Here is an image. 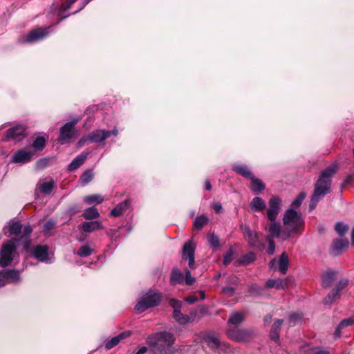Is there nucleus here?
Instances as JSON below:
<instances>
[{
  "label": "nucleus",
  "mask_w": 354,
  "mask_h": 354,
  "mask_svg": "<svg viewBox=\"0 0 354 354\" xmlns=\"http://www.w3.org/2000/svg\"><path fill=\"white\" fill-rule=\"evenodd\" d=\"M335 166H330L324 170L315 184V189L311 196L309 208L313 210L317 203L327 194L331 186V177L336 173Z\"/></svg>",
  "instance_id": "1"
},
{
  "label": "nucleus",
  "mask_w": 354,
  "mask_h": 354,
  "mask_svg": "<svg viewBox=\"0 0 354 354\" xmlns=\"http://www.w3.org/2000/svg\"><path fill=\"white\" fill-rule=\"evenodd\" d=\"M174 342V335L166 331L155 333L147 339V344L154 348L155 354H172Z\"/></svg>",
  "instance_id": "2"
},
{
  "label": "nucleus",
  "mask_w": 354,
  "mask_h": 354,
  "mask_svg": "<svg viewBox=\"0 0 354 354\" xmlns=\"http://www.w3.org/2000/svg\"><path fill=\"white\" fill-rule=\"evenodd\" d=\"M282 220L286 229L290 231V236L292 233L299 232L304 224L301 214L292 209H288L286 211Z\"/></svg>",
  "instance_id": "3"
},
{
  "label": "nucleus",
  "mask_w": 354,
  "mask_h": 354,
  "mask_svg": "<svg viewBox=\"0 0 354 354\" xmlns=\"http://www.w3.org/2000/svg\"><path fill=\"white\" fill-rule=\"evenodd\" d=\"M162 299V295L159 292L149 291L136 304L134 310L136 313L140 314L148 308L157 306Z\"/></svg>",
  "instance_id": "4"
},
{
  "label": "nucleus",
  "mask_w": 354,
  "mask_h": 354,
  "mask_svg": "<svg viewBox=\"0 0 354 354\" xmlns=\"http://www.w3.org/2000/svg\"><path fill=\"white\" fill-rule=\"evenodd\" d=\"M226 335L236 342H246L255 336L256 332L252 328L232 327L227 330Z\"/></svg>",
  "instance_id": "5"
},
{
  "label": "nucleus",
  "mask_w": 354,
  "mask_h": 354,
  "mask_svg": "<svg viewBox=\"0 0 354 354\" xmlns=\"http://www.w3.org/2000/svg\"><path fill=\"white\" fill-rule=\"evenodd\" d=\"M21 235L20 239L23 240L28 247L30 244L29 237L32 232V227L29 223L22 227V225L19 221H13L9 223L8 231L10 234L19 235L21 232Z\"/></svg>",
  "instance_id": "6"
},
{
  "label": "nucleus",
  "mask_w": 354,
  "mask_h": 354,
  "mask_svg": "<svg viewBox=\"0 0 354 354\" xmlns=\"http://www.w3.org/2000/svg\"><path fill=\"white\" fill-rule=\"evenodd\" d=\"M241 230L243 236L250 246L262 250L264 245L261 242L259 234L256 231L252 230L249 225H241Z\"/></svg>",
  "instance_id": "7"
},
{
  "label": "nucleus",
  "mask_w": 354,
  "mask_h": 354,
  "mask_svg": "<svg viewBox=\"0 0 354 354\" xmlns=\"http://www.w3.org/2000/svg\"><path fill=\"white\" fill-rule=\"evenodd\" d=\"M80 121V119H75L73 121L66 122L60 128L59 136L57 139L60 145H64L69 142L75 135V126Z\"/></svg>",
  "instance_id": "8"
},
{
  "label": "nucleus",
  "mask_w": 354,
  "mask_h": 354,
  "mask_svg": "<svg viewBox=\"0 0 354 354\" xmlns=\"http://www.w3.org/2000/svg\"><path fill=\"white\" fill-rule=\"evenodd\" d=\"M16 245L12 240L8 241L2 245L0 253V266H8L13 260Z\"/></svg>",
  "instance_id": "9"
},
{
  "label": "nucleus",
  "mask_w": 354,
  "mask_h": 354,
  "mask_svg": "<svg viewBox=\"0 0 354 354\" xmlns=\"http://www.w3.org/2000/svg\"><path fill=\"white\" fill-rule=\"evenodd\" d=\"M51 27L46 28H37L31 30L26 36H23L19 39V42L24 43H34L43 39L48 36L50 33Z\"/></svg>",
  "instance_id": "10"
},
{
  "label": "nucleus",
  "mask_w": 354,
  "mask_h": 354,
  "mask_svg": "<svg viewBox=\"0 0 354 354\" xmlns=\"http://www.w3.org/2000/svg\"><path fill=\"white\" fill-rule=\"evenodd\" d=\"M26 127L24 125H17L8 129L3 134V141L20 142L26 137Z\"/></svg>",
  "instance_id": "11"
},
{
  "label": "nucleus",
  "mask_w": 354,
  "mask_h": 354,
  "mask_svg": "<svg viewBox=\"0 0 354 354\" xmlns=\"http://www.w3.org/2000/svg\"><path fill=\"white\" fill-rule=\"evenodd\" d=\"M282 207V200L279 196H273L269 199L266 216L269 221L276 220Z\"/></svg>",
  "instance_id": "12"
},
{
  "label": "nucleus",
  "mask_w": 354,
  "mask_h": 354,
  "mask_svg": "<svg viewBox=\"0 0 354 354\" xmlns=\"http://www.w3.org/2000/svg\"><path fill=\"white\" fill-rule=\"evenodd\" d=\"M350 283V280L347 278H344L337 283L335 288L327 295L324 299V303L326 305L331 304L341 295V292Z\"/></svg>",
  "instance_id": "13"
},
{
  "label": "nucleus",
  "mask_w": 354,
  "mask_h": 354,
  "mask_svg": "<svg viewBox=\"0 0 354 354\" xmlns=\"http://www.w3.org/2000/svg\"><path fill=\"white\" fill-rule=\"evenodd\" d=\"M268 230L270 234L267 237L280 238L283 241L288 240L290 237V231L287 230L286 227L281 230V224L276 220L270 221Z\"/></svg>",
  "instance_id": "14"
},
{
  "label": "nucleus",
  "mask_w": 354,
  "mask_h": 354,
  "mask_svg": "<svg viewBox=\"0 0 354 354\" xmlns=\"http://www.w3.org/2000/svg\"><path fill=\"white\" fill-rule=\"evenodd\" d=\"M107 139L106 129H96L89 133L87 136L82 137L78 142L80 146L84 145V142L89 141L93 143H100Z\"/></svg>",
  "instance_id": "15"
},
{
  "label": "nucleus",
  "mask_w": 354,
  "mask_h": 354,
  "mask_svg": "<svg viewBox=\"0 0 354 354\" xmlns=\"http://www.w3.org/2000/svg\"><path fill=\"white\" fill-rule=\"evenodd\" d=\"M34 153L27 149H22L16 151L12 156V162L15 163H26L29 162Z\"/></svg>",
  "instance_id": "16"
},
{
  "label": "nucleus",
  "mask_w": 354,
  "mask_h": 354,
  "mask_svg": "<svg viewBox=\"0 0 354 354\" xmlns=\"http://www.w3.org/2000/svg\"><path fill=\"white\" fill-rule=\"evenodd\" d=\"M32 255L37 260L46 263H52L51 259L48 257V248L46 245H37L32 250Z\"/></svg>",
  "instance_id": "17"
},
{
  "label": "nucleus",
  "mask_w": 354,
  "mask_h": 354,
  "mask_svg": "<svg viewBox=\"0 0 354 354\" xmlns=\"http://www.w3.org/2000/svg\"><path fill=\"white\" fill-rule=\"evenodd\" d=\"M348 245L349 242L346 239H335L333 242L330 252L333 256H338L342 253L344 249L348 247Z\"/></svg>",
  "instance_id": "18"
},
{
  "label": "nucleus",
  "mask_w": 354,
  "mask_h": 354,
  "mask_svg": "<svg viewBox=\"0 0 354 354\" xmlns=\"http://www.w3.org/2000/svg\"><path fill=\"white\" fill-rule=\"evenodd\" d=\"M55 187V183L52 178H50L49 180L41 179L36 185V189L45 194H50Z\"/></svg>",
  "instance_id": "19"
},
{
  "label": "nucleus",
  "mask_w": 354,
  "mask_h": 354,
  "mask_svg": "<svg viewBox=\"0 0 354 354\" xmlns=\"http://www.w3.org/2000/svg\"><path fill=\"white\" fill-rule=\"evenodd\" d=\"M337 272L328 270L322 276V286L324 288H328L331 286L333 281L336 279Z\"/></svg>",
  "instance_id": "20"
},
{
  "label": "nucleus",
  "mask_w": 354,
  "mask_h": 354,
  "mask_svg": "<svg viewBox=\"0 0 354 354\" xmlns=\"http://www.w3.org/2000/svg\"><path fill=\"white\" fill-rule=\"evenodd\" d=\"M80 228L85 232L91 233L97 230L102 229L103 227L100 221H91L83 222Z\"/></svg>",
  "instance_id": "21"
},
{
  "label": "nucleus",
  "mask_w": 354,
  "mask_h": 354,
  "mask_svg": "<svg viewBox=\"0 0 354 354\" xmlns=\"http://www.w3.org/2000/svg\"><path fill=\"white\" fill-rule=\"evenodd\" d=\"M250 208L254 212H263L266 208V201L259 196H256L250 203Z\"/></svg>",
  "instance_id": "22"
},
{
  "label": "nucleus",
  "mask_w": 354,
  "mask_h": 354,
  "mask_svg": "<svg viewBox=\"0 0 354 354\" xmlns=\"http://www.w3.org/2000/svg\"><path fill=\"white\" fill-rule=\"evenodd\" d=\"M250 180H251L250 189L254 194L259 195L265 189L266 185L259 178L252 176Z\"/></svg>",
  "instance_id": "23"
},
{
  "label": "nucleus",
  "mask_w": 354,
  "mask_h": 354,
  "mask_svg": "<svg viewBox=\"0 0 354 354\" xmlns=\"http://www.w3.org/2000/svg\"><path fill=\"white\" fill-rule=\"evenodd\" d=\"M232 169L236 173L246 178L250 179L253 176L248 166L245 165L235 163L232 165Z\"/></svg>",
  "instance_id": "24"
},
{
  "label": "nucleus",
  "mask_w": 354,
  "mask_h": 354,
  "mask_svg": "<svg viewBox=\"0 0 354 354\" xmlns=\"http://www.w3.org/2000/svg\"><path fill=\"white\" fill-rule=\"evenodd\" d=\"M1 275L8 283H15L19 280V272L16 270H3L1 271Z\"/></svg>",
  "instance_id": "25"
},
{
  "label": "nucleus",
  "mask_w": 354,
  "mask_h": 354,
  "mask_svg": "<svg viewBox=\"0 0 354 354\" xmlns=\"http://www.w3.org/2000/svg\"><path fill=\"white\" fill-rule=\"evenodd\" d=\"M130 201L125 200L118 203L111 212V215L114 217H118L122 215L129 207Z\"/></svg>",
  "instance_id": "26"
},
{
  "label": "nucleus",
  "mask_w": 354,
  "mask_h": 354,
  "mask_svg": "<svg viewBox=\"0 0 354 354\" xmlns=\"http://www.w3.org/2000/svg\"><path fill=\"white\" fill-rule=\"evenodd\" d=\"M129 335H130V332H124V333H120L118 336H115V337L111 338V339L107 341L105 344V348L107 350L111 349L112 348H113L114 346L118 345L122 339H124L129 337Z\"/></svg>",
  "instance_id": "27"
},
{
  "label": "nucleus",
  "mask_w": 354,
  "mask_h": 354,
  "mask_svg": "<svg viewBox=\"0 0 354 354\" xmlns=\"http://www.w3.org/2000/svg\"><path fill=\"white\" fill-rule=\"evenodd\" d=\"M88 155V152H83L78 155L68 165V170L74 171L80 167L85 161Z\"/></svg>",
  "instance_id": "28"
},
{
  "label": "nucleus",
  "mask_w": 354,
  "mask_h": 354,
  "mask_svg": "<svg viewBox=\"0 0 354 354\" xmlns=\"http://www.w3.org/2000/svg\"><path fill=\"white\" fill-rule=\"evenodd\" d=\"M184 281V274L177 268H174L170 276V283L172 286L181 284Z\"/></svg>",
  "instance_id": "29"
},
{
  "label": "nucleus",
  "mask_w": 354,
  "mask_h": 354,
  "mask_svg": "<svg viewBox=\"0 0 354 354\" xmlns=\"http://www.w3.org/2000/svg\"><path fill=\"white\" fill-rule=\"evenodd\" d=\"M194 252L195 245L194 244V243L192 241L185 243L183 248V259H186L187 258H189L190 257H194Z\"/></svg>",
  "instance_id": "30"
},
{
  "label": "nucleus",
  "mask_w": 354,
  "mask_h": 354,
  "mask_svg": "<svg viewBox=\"0 0 354 354\" xmlns=\"http://www.w3.org/2000/svg\"><path fill=\"white\" fill-rule=\"evenodd\" d=\"M287 286L286 281L281 279H270L266 282V287L269 288H275L278 290L284 289Z\"/></svg>",
  "instance_id": "31"
},
{
  "label": "nucleus",
  "mask_w": 354,
  "mask_h": 354,
  "mask_svg": "<svg viewBox=\"0 0 354 354\" xmlns=\"http://www.w3.org/2000/svg\"><path fill=\"white\" fill-rule=\"evenodd\" d=\"M205 342L212 349L217 348L220 346V341L214 334H207L203 338Z\"/></svg>",
  "instance_id": "32"
},
{
  "label": "nucleus",
  "mask_w": 354,
  "mask_h": 354,
  "mask_svg": "<svg viewBox=\"0 0 354 354\" xmlns=\"http://www.w3.org/2000/svg\"><path fill=\"white\" fill-rule=\"evenodd\" d=\"M245 321L244 315L239 312H233L228 319V323L234 326L233 327H236L237 325Z\"/></svg>",
  "instance_id": "33"
},
{
  "label": "nucleus",
  "mask_w": 354,
  "mask_h": 354,
  "mask_svg": "<svg viewBox=\"0 0 354 354\" xmlns=\"http://www.w3.org/2000/svg\"><path fill=\"white\" fill-rule=\"evenodd\" d=\"M173 317L175 320L181 325H185L191 322V317L187 315H184L181 313V310L173 312Z\"/></svg>",
  "instance_id": "34"
},
{
  "label": "nucleus",
  "mask_w": 354,
  "mask_h": 354,
  "mask_svg": "<svg viewBox=\"0 0 354 354\" xmlns=\"http://www.w3.org/2000/svg\"><path fill=\"white\" fill-rule=\"evenodd\" d=\"M288 257L286 252H283L279 261V270L281 274H286L288 268Z\"/></svg>",
  "instance_id": "35"
},
{
  "label": "nucleus",
  "mask_w": 354,
  "mask_h": 354,
  "mask_svg": "<svg viewBox=\"0 0 354 354\" xmlns=\"http://www.w3.org/2000/svg\"><path fill=\"white\" fill-rule=\"evenodd\" d=\"M82 216L86 220H91L98 218L100 214L96 207H91L84 210Z\"/></svg>",
  "instance_id": "36"
},
{
  "label": "nucleus",
  "mask_w": 354,
  "mask_h": 354,
  "mask_svg": "<svg viewBox=\"0 0 354 354\" xmlns=\"http://www.w3.org/2000/svg\"><path fill=\"white\" fill-rule=\"evenodd\" d=\"M84 201L88 204H100L104 201V197L100 194H92L85 196Z\"/></svg>",
  "instance_id": "37"
},
{
  "label": "nucleus",
  "mask_w": 354,
  "mask_h": 354,
  "mask_svg": "<svg viewBox=\"0 0 354 354\" xmlns=\"http://www.w3.org/2000/svg\"><path fill=\"white\" fill-rule=\"evenodd\" d=\"M46 140L43 136H37L32 142V147L37 151H41L46 145Z\"/></svg>",
  "instance_id": "38"
},
{
  "label": "nucleus",
  "mask_w": 354,
  "mask_h": 354,
  "mask_svg": "<svg viewBox=\"0 0 354 354\" xmlns=\"http://www.w3.org/2000/svg\"><path fill=\"white\" fill-rule=\"evenodd\" d=\"M256 254L253 252H250L243 255L239 261L241 265H248L256 259Z\"/></svg>",
  "instance_id": "39"
},
{
  "label": "nucleus",
  "mask_w": 354,
  "mask_h": 354,
  "mask_svg": "<svg viewBox=\"0 0 354 354\" xmlns=\"http://www.w3.org/2000/svg\"><path fill=\"white\" fill-rule=\"evenodd\" d=\"M93 252V250L89 246L88 244L80 248L77 252V254L81 257H86L91 255Z\"/></svg>",
  "instance_id": "40"
},
{
  "label": "nucleus",
  "mask_w": 354,
  "mask_h": 354,
  "mask_svg": "<svg viewBox=\"0 0 354 354\" xmlns=\"http://www.w3.org/2000/svg\"><path fill=\"white\" fill-rule=\"evenodd\" d=\"M306 197V194L304 193V192H301L300 193L297 197L296 198H295L293 200V201L292 202L291 205H290V207L289 209H295L299 207L300 205H301L303 201L304 200Z\"/></svg>",
  "instance_id": "41"
},
{
  "label": "nucleus",
  "mask_w": 354,
  "mask_h": 354,
  "mask_svg": "<svg viewBox=\"0 0 354 354\" xmlns=\"http://www.w3.org/2000/svg\"><path fill=\"white\" fill-rule=\"evenodd\" d=\"M335 230L340 236H343L348 230V225L342 222H337L335 225Z\"/></svg>",
  "instance_id": "42"
},
{
  "label": "nucleus",
  "mask_w": 354,
  "mask_h": 354,
  "mask_svg": "<svg viewBox=\"0 0 354 354\" xmlns=\"http://www.w3.org/2000/svg\"><path fill=\"white\" fill-rule=\"evenodd\" d=\"M208 222V218L205 216H200L196 218L194 222V226L197 230H201Z\"/></svg>",
  "instance_id": "43"
},
{
  "label": "nucleus",
  "mask_w": 354,
  "mask_h": 354,
  "mask_svg": "<svg viewBox=\"0 0 354 354\" xmlns=\"http://www.w3.org/2000/svg\"><path fill=\"white\" fill-rule=\"evenodd\" d=\"M207 241L210 246L214 248L220 246V239L214 233L207 234Z\"/></svg>",
  "instance_id": "44"
},
{
  "label": "nucleus",
  "mask_w": 354,
  "mask_h": 354,
  "mask_svg": "<svg viewBox=\"0 0 354 354\" xmlns=\"http://www.w3.org/2000/svg\"><path fill=\"white\" fill-rule=\"evenodd\" d=\"M57 222L55 220L50 219L47 221L43 227V232L46 234H49L52 230L55 228Z\"/></svg>",
  "instance_id": "45"
},
{
  "label": "nucleus",
  "mask_w": 354,
  "mask_h": 354,
  "mask_svg": "<svg viewBox=\"0 0 354 354\" xmlns=\"http://www.w3.org/2000/svg\"><path fill=\"white\" fill-rule=\"evenodd\" d=\"M93 178V173L92 170H86L80 177V180L83 184L91 182Z\"/></svg>",
  "instance_id": "46"
},
{
  "label": "nucleus",
  "mask_w": 354,
  "mask_h": 354,
  "mask_svg": "<svg viewBox=\"0 0 354 354\" xmlns=\"http://www.w3.org/2000/svg\"><path fill=\"white\" fill-rule=\"evenodd\" d=\"M263 291V288L257 284H252L248 288V292L252 295H260Z\"/></svg>",
  "instance_id": "47"
},
{
  "label": "nucleus",
  "mask_w": 354,
  "mask_h": 354,
  "mask_svg": "<svg viewBox=\"0 0 354 354\" xmlns=\"http://www.w3.org/2000/svg\"><path fill=\"white\" fill-rule=\"evenodd\" d=\"M302 316L298 313H294L289 316V322L291 326L295 325L298 322L301 320Z\"/></svg>",
  "instance_id": "48"
},
{
  "label": "nucleus",
  "mask_w": 354,
  "mask_h": 354,
  "mask_svg": "<svg viewBox=\"0 0 354 354\" xmlns=\"http://www.w3.org/2000/svg\"><path fill=\"white\" fill-rule=\"evenodd\" d=\"M169 305L173 308V312L180 310L182 308V302L176 299H171L169 301Z\"/></svg>",
  "instance_id": "49"
},
{
  "label": "nucleus",
  "mask_w": 354,
  "mask_h": 354,
  "mask_svg": "<svg viewBox=\"0 0 354 354\" xmlns=\"http://www.w3.org/2000/svg\"><path fill=\"white\" fill-rule=\"evenodd\" d=\"M169 305L173 308V312L180 310L182 308V302L176 299H171L169 301Z\"/></svg>",
  "instance_id": "50"
},
{
  "label": "nucleus",
  "mask_w": 354,
  "mask_h": 354,
  "mask_svg": "<svg viewBox=\"0 0 354 354\" xmlns=\"http://www.w3.org/2000/svg\"><path fill=\"white\" fill-rule=\"evenodd\" d=\"M234 255V251L230 249L223 257V263L225 266L228 265L232 261Z\"/></svg>",
  "instance_id": "51"
},
{
  "label": "nucleus",
  "mask_w": 354,
  "mask_h": 354,
  "mask_svg": "<svg viewBox=\"0 0 354 354\" xmlns=\"http://www.w3.org/2000/svg\"><path fill=\"white\" fill-rule=\"evenodd\" d=\"M266 239L268 242V247L267 249V252L268 254L272 255L275 250V243H274L273 239H272L270 237H267Z\"/></svg>",
  "instance_id": "52"
},
{
  "label": "nucleus",
  "mask_w": 354,
  "mask_h": 354,
  "mask_svg": "<svg viewBox=\"0 0 354 354\" xmlns=\"http://www.w3.org/2000/svg\"><path fill=\"white\" fill-rule=\"evenodd\" d=\"M184 281L187 285H192L196 279L191 274V272L189 270H187L185 272V275H184Z\"/></svg>",
  "instance_id": "53"
},
{
  "label": "nucleus",
  "mask_w": 354,
  "mask_h": 354,
  "mask_svg": "<svg viewBox=\"0 0 354 354\" xmlns=\"http://www.w3.org/2000/svg\"><path fill=\"white\" fill-rule=\"evenodd\" d=\"M353 323H354V318L348 317V318L342 320L339 322V328H344V327L351 326Z\"/></svg>",
  "instance_id": "54"
},
{
  "label": "nucleus",
  "mask_w": 354,
  "mask_h": 354,
  "mask_svg": "<svg viewBox=\"0 0 354 354\" xmlns=\"http://www.w3.org/2000/svg\"><path fill=\"white\" fill-rule=\"evenodd\" d=\"M283 322V320L281 319H276L272 326L271 330H277L278 332H279Z\"/></svg>",
  "instance_id": "55"
},
{
  "label": "nucleus",
  "mask_w": 354,
  "mask_h": 354,
  "mask_svg": "<svg viewBox=\"0 0 354 354\" xmlns=\"http://www.w3.org/2000/svg\"><path fill=\"white\" fill-rule=\"evenodd\" d=\"M234 292H235L234 289L232 287H224L222 289V293L228 297L233 296L234 294Z\"/></svg>",
  "instance_id": "56"
},
{
  "label": "nucleus",
  "mask_w": 354,
  "mask_h": 354,
  "mask_svg": "<svg viewBox=\"0 0 354 354\" xmlns=\"http://www.w3.org/2000/svg\"><path fill=\"white\" fill-rule=\"evenodd\" d=\"M354 181V176L352 174L348 175L346 176V178L344 179L342 187H346L349 184H351Z\"/></svg>",
  "instance_id": "57"
},
{
  "label": "nucleus",
  "mask_w": 354,
  "mask_h": 354,
  "mask_svg": "<svg viewBox=\"0 0 354 354\" xmlns=\"http://www.w3.org/2000/svg\"><path fill=\"white\" fill-rule=\"evenodd\" d=\"M279 332H278L277 330H270V337L271 339L274 340L276 342H278L279 339Z\"/></svg>",
  "instance_id": "58"
},
{
  "label": "nucleus",
  "mask_w": 354,
  "mask_h": 354,
  "mask_svg": "<svg viewBox=\"0 0 354 354\" xmlns=\"http://www.w3.org/2000/svg\"><path fill=\"white\" fill-rule=\"evenodd\" d=\"M77 0H68L66 1L62 6L63 10L66 11L69 9L71 6Z\"/></svg>",
  "instance_id": "59"
},
{
  "label": "nucleus",
  "mask_w": 354,
  "mask_h": 354,
  "mask_svg": "<svg viewBox=\"0 0 354 354\" xmlns=\"http://www.w3.org/2000/svg\"><path fill=\"white\" fill-rule=\"evenodd\" d=\"M106 133L107 135V138H109L111 136H117L118 134V130L117 127H113V129L111 131L106 130Z\"/></svg>",
  "instance_id": "60"
},
{
  "label": "nucleus",
  "mask_w": 354,
  "mask_h": 354,
  "mask_svg": "<svg viewBox=\"0 0 354 354\" xmlns=\"http://www.w3.org/2000/svg\"><path fill=\"white\" fill-rule=\"evenodd\" d=\"M310 350L313 352V354H330L327 351L321 350L315 347L312 348Z\"/></svg>",
  "instance_id": "61"
},
{
  "label": "nucleus",
  "mask_w": 354,
  "mask_h": 354,
  "mask_svg": "<svg viewBox=\"0 0 354 354\" xmlns=\"http://www.w3.org/2000/svg\"><path fill=\"white\" fill-rule=\"evenodd\" d=\"M213 209L216 213H220L223 207L220 203H216L213 205Z\"/></svg>",
  "instance_id": "62"
},
{
  "label": "nucleus",
  "mask_w": 354,
  "mask_h": 354,
  "mask_svg": "<svg viewBox=\"0 0 354 354\" xmlns=\"http://www.w3.org/2000/svg\"><path fill=\"white\" fill-rule=\"evenodd\" d=\"M185 301L189 304H193L198 301V298L195 296H189L185 299Z\"/></svg>",
  "instance_id": "63"
},
{
  "label": "nucleus",
  "mask_w": 354,
  "mask_h": 354,
  "mask_svg": "<svg viewBox=\"0 0 354 354\" xmlns=\"http://www.w3.org/2000/svg\"><path fill=\"white\" fill-rule=\"evenodd\" d=\"M48 162V160L46 158L40 159L37 162V167H44Z\"/></svg>",
  "instance_id": "64"
}]
</instances>
